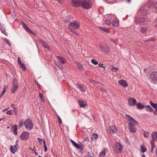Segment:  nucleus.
Returning <instances> with one entry per match:
<instances>
[{
    "label": "nucleus",
    "mask_w": 157,
    "mask_h": 157,
    "mask_svg": "<svg viewBox=\"0 0 157 157\" xmlns=\"http://www.w3.org/2000/svg\"><path fill=\"white\" fill-rule=\"evenodd\" d=\"M25 128L29 130H31L33 128V124L32 121L29 119H26L24 122Z\"/></svg>",
    "instance_id": "nucleus-1"
},
{
    "label": "nucleus",
    "mask_w": 157,
    "mask_h": 157,
    "mask_svg": "<svg viewBox=\"0 0 157 157\" xmlns=\"http://www.w3.org/2000/svg\"><path fill=\"white\" fill-rule=\"evenodd\" d=\"M149 80L153 84L157 83V72H153L150 75Z\"/></svg>",
    "instance_id": "nucleus-2"
},
{
    "label": "nucleus",
    "mask_w": 157,
    "mask_h": 157,
    "mask_svg": "<svg viewBox=\"0 0 157 157\" xmlns=\"http://www.w3.org/2000/svg\"><path fill=\"white\" fill-rule=\"evenodd\" d=\"M19 87V85L17 83V79L14 78L13 79L12 83V86L11 88V93L14 94L17 90Z\"/></svg>",
    "instance_id": "nucleus-3"
},
{
    "label": "nucleus",
    "mask_w": 157,
    "mask_h": 157,
    "mask_svg": "<svg viewBox=\"0 0 157 157\" xmlns=\"http://www.w3.org/2000/svg\"><path fill=\"white\" fill-rule=\"evenodd\" d=\"M126 117L128 121L129 126H134L135 124H138V123L132 117L128 114L126 115Z\"/></svg>",
    "instance_id": "nucleus-4"
},
{
    "label": "nucleus",
    "mask_w": 157,
    "mask_h": 157,
    "mask_svg": "<svg viewBox=\"0 0 157 157\" xmlns=\"http://www.w3.org/2000/svg\"><path fill=\"white\" fill-rule=\"evenodd\" d=\"M99 47L102 52L105 54H108L110 51V49L109 46L106 45H103L100 44Z\"/></svg>",
    "instance_id": "nucleus-5"
},
{
    "label": "nucleus",
    "mask_w": 157,
    "mask_h": 157,
    "mask_svg": "<svg viewBox=\"0 0 157 157\" xmlns=\"http://www.w3.org/2000/svg\"><path fill=\"white\" fill-rule=\"evenodd\" d=\"M145 21L144 17H135L134 22L137 25H140L143 23Z\"/></svg>",
    "instance_id": "nucleus-6"
},
{
    "label": "nucleus",
    "mask_w": 157,
    "mask_h": 157,
    "mask_svg": "<svg viewBox=\"0 0 157 157\" xmlns=\"http://www.w3.org/2000/svg\"><path fill=\"white\" fill-rule=\"evenodd\" d=\"M148 8L151 9L155 11H157V2L153 4L152 2H149L147 4Z\"/></svg>",
    "instance_id": "nucleus-7"
},
{
    "label": "nucleus",
    "mask_w": 157,
    "mask_h": 157,
    "mask_svg": "<svg viewBox=\"0 0 157 157\" xmlns=\"http://www.w3.org/2000/svg\"><path fill=\"white\" fill-rule=\"evenodd\" d=\"M115 151L117 153L121 152L122 150V146L121 144L117 142L115 144Z\"/></svg>",
    "instance_id": "nucleus-8"
},
{
    "label": "nucleus",
    "mask_w": 157,
    "mask_h": 157,
    "mask_svg": "<svg viewBox=\"0 0 157 157\" xmlns=\"http://www.w3.org/2000/svg\"><path fill=\"white\" fill-rule=\"evenodd\" d=\"M29 133L26 132H23L20 136V137L22 140H27L29 137Z\"/></svg>",
    "instance_id": "nucleus-9"
},
{
    "label": "nucleus",
    "mask_w": 157,
    "mask_h": 157,
    "mask_svg": "<svg viewBox=\"0 0 157 157\" xmlns=\"http://www.w3.org/2000/svg\"><path fill=\"white\" fill-rule=\"evenodd\" d=\"M82 3L81 0H72L71 3L73 6L76 7L82 6Z\"/></svg>",
    "instance_id": "nucleus-10"
},
{
    "label": "nucleus",
    "mask_w": 157,
    "mask_h": 157,
    "mask_svg": "<svg viewBox=\"0 0 157 157\" xmlns=\"http://www.w3.org/2000/svg\"><path fill=\"white\" fill-rule=\"evenodd\" d=\"M70 29L71 27L73 28L76 29H78L79 27V24H78V22L75 21H73L71 22L68 25Z\"/></svg>",
    "instance_id": "nucleus-11"
},
{
    "label": "nucleus",
    "mask_w": 157,
    "mask_h": 157,
    "mask_svg": "<svg viewBox=\"0 0 157 157\" xmlns=\"http://www.w3.org/2000/svg\"><path fill=\"white\" fill-rule=\"evenodd\" d=\"M82 6L83 8L86 9H89L91 7V6L89 2L86 0L82 1Z\"/></svg>",
    "instance_id": "nucleus-12"
},
{
    "label": "nucleus",
    "mask_w": 157,
    "mask_h": 157,
    "mask_svg": "<svg viewBox=\"0 0 157 157\" xmlns=\"http://www.w3.org/2000/svg\"><path fill=\"white\" fill-rule=\"evenodd\" d=\"M128 104L130 106H134L136 103V100L133 98H130L128 101Z\"/></svg>",
    "instance_id": "nucleus-13"
},
{
    "label": "nucleus",
    "mask_w": 157,
    "mask_h": 157,
    "mask_svg": "<svg viewBox=\"0 0 157 157\" xmlns=\"http://www.w3.org/2000/svg\"><path fill=\"white\" fill-rule=\"evenodd\" d=\"M21 24L23 28L26 32L31 33V34H33V33L32 31L30 30V28L28 27L27 25L24 22H22L21 23Z\"/></svg>",
    "instance_id": "nucleus-14"
},
{
    "label": "nucleus",
    "mask_w": 157,
    "mask_h": 157,
    "mask_svg": "<svg viewBox=\"0 0 157 157\" xmlns=\"http://www.w3.org/2000/svg\"><path fill=\"white\" fill-rule=\"evenodd\" d=\"M108 130L110 134H113L117 132V128L115 126H113L109 127Z\"/></svg>",
    "instance_id": "nucleus-15"
},
{
    "label": "nucleus",
    "mask_w": 157,
    "mask_h": 157,
    "mask_svg": "<svg viewBox=\"0 0 157 157\" xmlns=\"http://www.w3.org/2000/svg\"><path fill=\"white\" fill-rule=\"evenodd\" d=\"M18 147V144L17 145L15 144L14 146L12 145H11L10 146V148L11 152L13 154H15L16 151V150H16H17V147Z\"/></svg>",
    "instance_id": "nucleus-16"
},
{
    "label": "nucleus",
    "mask_w": 157,
    "mask_h": 157,
    "mask_svg": "<svg viewBox=\"0 0 157 157\" xmlns=\"http://www.w3.org/2000/svg\"><path fill=\"white\" fill-rule=\"evenodd\" d=\"M17 61L18 63L20 65L21 68L24 71L26 70V68L25 67V65L23 63H22L19 57H18L17 58Z\"/></svg>",
    "instance_id": "nucleus-17"
},
{
    "label": "nucleus",
    "mask_w": 157,
    "mask_h": 157,
    "mask_svg": "<svg viewBox=\"0 0 157 157\" xmlns=\"http://www.w3.org/2000/svg\"><path fill=\"white\" fill-rule=\"evenodd\" d=\"M40 43H41L43 47L45 48L48 49L49 50H50V48L47 43L44 40H40Z\"/></svg>",
    "instance_id": "nucleus-18"
},
{
    "label": "nucleus",
    "mask_w": 157,
    "mask_h": 157,
    "mask_svg": "<svg viewBox=\"0 0 157 157\" xmlns=\"http://www.w3.org/2000/svg\"><path fill=\"white\" fill-rule=\"evenodd\" d=\"M118 82L119 84L124 87H125L128 86V84L127 82L125 80H120Z\"/></svg>",
    "instance_id": "nucleus-19"
},
{
    "label": "nucleus",
    "mask_w": 157,
    "mask_h": 157,
    "mask_svg": "<svg viewBox=\"0 0 157 157\" xmlns=\"http://www.w3.org/2000/svg\"><path fill=\"white\" fill-rule=\"evenodd\" d=\"M152 139L151 140H153V141H157V132H153L151 134Z\"/></svg>",
    "instance_id": "nucleus-20"
},
{
    "label": "nucleus",
    "mask_w": 157,
    "mask_h": 157,
    "mask_svg": "<svg viewBox=\"0 0 157 157\" xmlns=\"http://www.w3.org/2000/svg\"><path fill=\"white\" fill-rule=\"evenodd\" d=\"M82 145V144L80 143L79 144H77L76 143L74 146L77 149H80V151L82 153L84 150L83 148L81 146Z\"/></svg>",
    "instance_id": "nucleus-21"
},
{
    "label": "nucleus",
    "mask_w": 157,
    "mask_h": 157,
    "mask_svg": "<svg viewBox=\"0 0 157 157\" xmlns=\"http://www.w3.org/2000/svg\"><path fill=\"white\" fill-rule=\"evenodd\" d=\"M72 19L73 17L71 15H69L66 17L65 18H63V20L65 22L68 23L70 21L72 20Z\"/></svg>",
    "instance_id": "nucleus-22"
},
{
    "label": "nucleus",
    "mask_w": 157,
    "mask_h": 157,
    "mask_svg": "<svg viewBox=\"0 0 157 157\" xmlns=\"http://www.w3.org/2000/svg\"><path fill=\"white\" fill-rule=\"evenodd\" d=\"M146 5L144 6L139 10V11L144 15L146 14L147 12V11L144 9L146 8Z\"/></svg>",
    "instance_id": "nucleus-23"
},
{
    "label": "nucleus",
    "mask_w": 157,
    "mask_h": 157,
    "mask_svg": "<svg viewBox=\"0 0 157 157\" xmlns=\"http://www.w3.org/2000/svg\"><path fill=\"white\" fill-rule=\"evenodd\" d=\"M79 103L81 107H85L87 105V104L86 101H83L81 100H79Z\"/></svg>",
    "instance_id": "nucleus-24"
},
{
    "label": "nucleus",
    "mask_w": 157,
    "mask_h": 157,
    "mask_svg": "<svg viewBox=\"0 0 157 157\" xmlns=\"http://www.w3.org/2000/svg\"><path fill=\"white\" fill-rule=\"evenodd\" d=\"M77 84L78 88L81 91L84 92L86 91L85 88L84 86H82L81 84H79L78 83H77Z\"/></svg>",
    "instance_id": "nucleus-25"
},
{
    "label": "nucleus",
    "mask_w": 157,
    "mask_h": 157,
    "mask_svg": "<svg viewBox=\"0 0 157 157\" xmlns=\"http://www.w3.org/2000/svg\"><path fill=\"white\" fill-rule=\"evenodd\" d=\"M12 128L13 130V132L14 134L15 135H17V124H15L12 126Z\"/></svg>",
    "instance_id": "nucleus-26"
},
{
    "label": "nucleus",
    "mask_w": 157,
    "mask_h": 157,
    "mask_svg": "<svg viewBox=\"0 0 157 157\" xmlns=\"http://www.w3.org/2000/svg\"><path fill=\"white\" fill-rule=\"evenodd\" d=\"M129 129L132 133H135L136 131V129L134 126H129Z\"/></svg>",
    "instance_id": "nucleus-27"
},
{
    "label": "nucleus",
    "mask_w": 157,
    "mask_h": 157,
    "mask_svg": "<svg viewBox=\"0 0 157 157\" xmlns=\"http://www.w3.org/2000/svg\"><path fill=\"white\" fill-rule=\"evenodd\" d=\"M136 106L137 109H142L145 107V106L144 105H142L141 103L137 104Z\"/></svg>",
    "instance_id": "nucleus-28"
},
{
    "label": "nucleus",
    "mask_w": 157,
    "mask_h": 157,
    "mask_svg": "<svg viewBox=\"0 0 157 157\" xmlns=\"http://www.w3.org/2000/svg\"><path fill=\"white\" fill-rule=\"evenodd\" d=\"M98 135L97 134L93 133L92 134L91 137V139L92 140H96L98 138Z\"/></svg>",
    "instance_id": "nucleus-29"
},
{
    "label": "nucleus",
    "mask_w": 157,
    "mask_h": 157,
    "mask_svg": "<svg viewBox=\"0 0 157 157\" xmlns=\"http://www.w3.org/2000/svg\"><path fill=\"white\" fill-rule=\"evenodd\" d=\"M77 65L78 68L81 71H83L84 70V68L82 64L77 63Z\"/></svg>",
    "instance_id": "nucleus-30"
},
{
    "label": "nucleus",
    "mask_w": 157,
    "mask_h": 157,
    "mask_svg": "<svg viewBox=\"0 0 157 157\" xmlns=\"http://www.w3.org/2000/svg\"><path fill=\"white\" fill-rule=\"evenodd\" d=\"M118 24L119 21H118L116 20H113L111 24L112 25V26L114 27H116L117 26Z\"/></svg>",
    "instance_id": "nucleus-31"
},
{
    "label": "nucleus",
    "mask_w": 157,
    "mask_h": 157,
    "mask_svg": "<svg viewBox=\"0 0 157 157\" xmlns=\"http://www.w3.org/2000/svg\"><path fill=\"white\" fill-rule=\"evenodd\" d=\"M145 110L148 112H153V110L152 109V108L151 107V106L149 105H147L145 106Z\"/></svg>",
    "instance_id": "nucleus-32"
},
{
    "label": "nucleus",
    "mask_w": 157,
    "mask_h": 157,
    "mask_svg": "<svg viewBox=\"0 0 157 157\" xmlns=\"http://www.w3.org/2000/svg\"><path fill=\"white\" fill-rule=\"evenodd\" d=\"M148 29L146 27H141L140 29V32L142 33H145Z\"/></svg>",
    "instance_id": "nucleus-33"
},
{
    "label": "nucleus",
    "mask_w": 157,
    "mask_h": 157,
    "mask_svg": "<svg viewBox=\"0 0 157 157\" xmlns=\"http://www.w3.org/2000/svg\"><path fill=\"white\" fill-rule=\"evenodd\" d=\"M24 122L22 120H20L19 121L18 127L19 128H21L24 124Z\"/></svg>",
    "instance_id": "nucleus-34"
},
{
    "label": "nucleus",
    "mask_w": 157,
    "mask_h": 157,
    "mask_svg": "<svg viewBox=\"0 0 157 157\" xmlns=\"http://www.w3.org/2000/svg\"><path fill=\"white\" fill-rule=\"evenodd\" d=\"M57 57L59 59L62 63H65V59L59 56H57Z\"/></svg>",
    "instance_id": "nucleus-35"
},
{
    "label": "nucleus",
    "mask_w": 157,
    "mask_h": 157,
    "mask_svg": "<svg viewBox=\"0 0 157 157\" xmlns=\"http://www.w3.org/2000/svg\"><path fill=\"white\" fill-rule=\"evenodd\" d=\"M140 150L143 153L146 151L147 148L144 146L143 145L141 147Z\"/></svg>",
    "instance_id": "nucleus-36"
},
{
    "label": "nucleus",
    "mask_w": 157,
    "mask_h": 157,
    "mask_svg": "<svg viewBox=\"0 0 157 157\" xmlns=\"http://www.w3.org/2000/svg\"><path fill=\"white\" fill-rule=\"evenodd\" d=\"M150 103L154 108L156 109L157 108V103H154L151 101H150Z\"/></svg>",
    "instance_id": "nucleus-37"
},
{
    "label": "nucleus",
    "mask_w": 157,
    "mask_h": 157,
    "mask_svg": "<svg viewBox=\"0 0 157 157\" xmlns=\"http://www.w3.org/2000/svg\"><path fill=\"white\" fill-rule=\"evenodd\" d=\"M100 28L101 30H102L103 31H104L105 33H109V31L108 30V29L105 28L100 27Z\"/></svg>",
    "instance_id": "nucleus-38"
},
{
    "label": "nucleus",
    "mask_w": 157,
    "mask_h": 157,
    "mask_svg": "<svg viewBox=\"0 0 157 157\" xmlns=\"http://www.w3.org/2000/svg\"><path fill=\"white\" fill-rule=\"evenodd\" d=\"M105 155V151H102L99 154L100 157H104Z\"/></svg>",
    "instance_id": "nucleus-39"
},
{
    "label": "nucleus",
    "mask_w": 157,
    "mask_h": 157,
    "mask_svg": "<svg viewBox=\"0 0 157 157\" xmlns=\"http://www.w3.org/2000/svg\"><path fill=\"white\" fill-rule=\"evenodd\" d=\"M39 96L40 98L41 99V101L44 102V98H43V95L41 94L40 92H39Z\"/></svg>",
    "instance_id": "nucleus-40"
},
{
    "label": "nucleus",
    "mask_w": 157,
    "mask_h": 157,
    "mask_svg": "<svg viewBox=\"0 0 157 157\" xmlns=\"http://www.w3.org/2000/svg\"><path fill=\"white\" fill-rule=\"evenodd\" d=\"M150 144L151 145V148H154L155 147V143L153 140H151Z\"/></svg>",
    "instance_id": "nucleus-41"
},
{
    "label": "nucleus",
    "mask_w": 157,
    "mask_h": 157,
    "mask_svg": "<svg viewBox=\"0 0 157 157\" xmlns=\"http://www.w3.org/2000/svg\"><path fill=\"white\" fill-rule=\"evenodd\" d=\"M56 65L61 70L63 69L62 65L60 63H56Z\"/></svg>",
    "instance_id": "nucleus-42"
},
{
    "label": "nucleus",
    "mask_w": 157,
    "mask_h": 157,
    "mask_svg": "<svg viewBox=\"0 0 157 157\" xmlns=\"http://www.w3.org/2000/svg\"><path fill=\"white\" fill-rule=\"evenodd\" d=\"M111 70L112 71L116 72L118 71V69L117 67H116L113 66H112L111 67Z\"/></svg>",
    "instance_id": "nucleus-43"
},
{
    "label": "nucleus",
    "mask_w": 157,
    "mask_h": 157,
    "mask_svg": "<svg viewBox=\"0 0 157 157\" xmlns=\"http://www.w3.org/2000/svg\"><path fill=\"white\" fill-rule=\"evenodd\" d=\"M149 134V132L148 131H145L144 133V136L145 137L147 138L148 137Z\"/></svg>",
    "instance_id": "nucleus-44"
},
{
    "label": "nucleus",
    "mask_w": 157,
    "mask_h": 157,
    "mask_svg": "<svg viewBox=\"0 0 157 157\" xmlns=\"http://www.w3.org/2000/svg\"><path fill=\"white\" fill-rule=\"evenodd\" d=\"M91 62L94 65H97L98 64V62L93 59H92L91 60Z\"/></svg>",
    "instance_id": "nucleus-45"
},
{
    "label": "nucleus",
    "mask_w": 157,
    "mask_h": 157,
    "mask_svg": "<svg viewBox=\"0 0 157 157\" xmlns=\"http://www.w3.org/2000/svg\"><path fill=\"white\" fill-rule=\"evenodd\" d=\"M105 22L106 24L109 25H110L111 24V23L110 22V21L108 20H106L105 21Z\"/></svg>",
    "instance_id": "nucleus-46"
},
{
    "label": "nucleus",
    "mask_w": 157,
    "mask_h": 157,
    "mask_svg": "<svg viewBox=\"0 0 157 157\" xmlns=\"http://www.w3.org/2000/svg\"><path fill=\"white\" fill-rule=\"evenodd\" d=\"M6 87V86L5 85L4 86V90L2 91V93H1V94H0V98L3 95V94H4L5 93V92L6 91H5V89Z\"/></svg>",
    "instance_id": "nucleus-47"
},
{
    "label": "nucleus",
    "mask_w": 157,
    "mask_h": 157,
    "mask_svg": "<svg viewBox=\"0 0 157 157\" xmlns=\"http://www.w3.org/2000/svg\"><path fill=\"white\" fill-rule=\"evenodd\" d=\"M87 156L88 157H94V154L92 152H88L87 154Z\"/></svg>",
    "instance_id": "nucleus-48"
},
{
    "label": "nucleus",
    "mask_w": 157,
    "mask_h": 157,
    "mask_svg": "<svg viewBox=\"0 0 157 157\" xmlns=\"http://www.w3.org/2000/svg\"><path fill=\"white\" fill-rule=\"evenodd\" d=\"M43 144H44V151L45 152H46L47 151V147H46V145H45V141L44 140H43Z\"/></svg>",
    "instance_id": "nucleus-49"
},
{
    "label": "nucleus",
    "mask_w": 157,
    "mask_h": 157,
    "mask_svg": "<svg viewBox=\"0 0 157 157\" xmlns=\"http://www.w3.org/2000/svg\"><path fill=\"white\" fill-rule=\"evenodd\" d=\"M6 113L8 115H12L13 113V111L12 110H9L6 112Z\"/></svg>",
    "instance_id": "nucleus-50"
},
{
    "label": "nucleus",
    "mask_w": 157,
    "mask_h": 157,
    "mask_svg": "<svg viewBox=\"0 0 157 157\" xmlns=\"http://www.w3.org/2000/svg\"><path fill=\"white\" fill-rule=\"evenodd\" d=\"M13 111L15 115H16L18 113L17 108L15 107H13Z\"/></svg>",
    "instance_id": "nucleus-51"
},
{
    "label": "nucleus",
    "mask_w": 157,
    "mask_h": 157,
    "mask_svg": "<svg viewBox=\"0 0 157 157\" xmlns=\"http://www.w3.org/2000/svg\"><path fill=\"white\" fill-rule=\"evenodd\" d=\"M93 82V84L94 86H95L97 84H98L99 85H100V84L102 85V84L101 83L98 82H97V81H94V82Z\"/></svg>",
    "instance_id": "nucleus-52"
},
{
    "label": "nucleus",
    "mask_w": 157,
    "mask_h": 157,
    "mask_svg": "<svg viewBox=\"0 0 157 157\" xmlns=\"http://www.w3.org/2000/svg\"><path fill=\"white\" fill-rule=\"evenodd\" d=\"M98 65L100 67L103 68L105 69V67L103 66V64L100 63H98Z\"/></svg>",
    "instance_id": "nucleus-53"
},
{
    "label": "nucleus",
    "mask_w": 157,
    "mask_h": 157,
    "mask_svg": "<svg viewBox=\"0 0 157 157\" xmlns=\"http://www.w3.org/2000/svg\"><path fill=\"white\" fill-rule=\"evenodd\" d=\"M2 33L4 34H6V30L4 28L1 29L0 30Z\"/></svg>",
    "instance_id": "nucleus-54"
},
{
    "label": "nucleus",
    "mask_w": 157,
    "mask_h": 157,
    "mask_svg": "<svg viewBox=\"0 0 157 157\" xmlns=\"http://www.w3.org/2000/svg\"><path fill=\"white\" fill-rule=\"evenodd\" d=\"M70 141L74 146L76 144V143L72 140H70Z\"/></svg>",
    "instance_id": "nucleus-55"
},
{
    "label": "nucleus",
    "mask_w": 157,
    "mask_h": 157,
    "mask_svg": "<svg viewBox=\"0 0 157 157\" xmlns=\"http://www.w3.org/2000/svg\"><path fill=\"white\" fill-rule=\"evenodd\" d=\"M155 40L156 39L154 38H149L147 41H155Z\"/></svg>",
    "instance_id": "nucleus-56"
},
{
    "label": "nucleus",
    "mask_w": 157,
    "mask_h": 157,
    "mask_svg": "<svg viewBox=\"0 0 157 157\" xmlns=\"http://www.w3.org/2000/svg\"><path fill=\"white\" fill-rule=\"evenodd\" d=\"M35 83H36L39 89L40 88V84L36 80L35 81Z\"/></svg>",
    "instance_id": "nucleus-57"
},
{
    "label": "nucleus",
    "mask_w": 157,
    "mask_h": 157,
    "mask_svg": "<svg viewBox=\"0 0 157 157\" xmlns=\"http://www.w3.org/2000/svg\"><path fill=\"white\" fill-rule=\"evenodd\" d=\"M37 140L39 141V142L40 143V144H42L41 142L42 141V140H41V139L40 138H37Z\"/></svg>",
    "instance_id": "nucleus-58"
},
{
    "label": "nucleus",
    "mask_w": 157,
    "mask_h": 157,
    "mask_svg": "<svg viewBox=\"0 0 157 157\" xmlns=\"http://www.w3.org/2000/svg\"><path fill=\"white\" fill-rule=\"evenodd\" d=\"M6 43L9 45L10 46H11V43H10L8 40H6Z\"/></svg>",
    "instance_id": "nucleus-59"
},
{
    "label": "nucleus",
    "mask_w": 157,
    "mask_h": 157,
    "mask_svg": "<svg viewBox=\"0 0 157 157\" xmlns=\"http://www.w3.org/2000/svg\"><path fill=\"white\" fill-rule=\"evenodd\" d=\"M71 31L73 33H74V34H76V35H77V33H76V31H75V30H71Z\"/></svg>",
    "instance_id": "nucleus-60"
},
{
    "label": "nucleus",
    "mask_w": 157,
    "mask_h": 157,
    "mask_svg": "<svg viewBox=\"0 0 157 157\" xmlns=\"http://www.w3.org/2000/svg\"><path fill=\"white\" fill-rule=\"evenodd\" d=\"M35 147H34L33 148H31V147H30L29 149H30L31 150H32V151H35Z\"/></svg>",
    "instance_id": "nucleus-61"
},
{
    "label": "nucleus",
    "mask_w": 157,
    "mask_h": 157,
    "mask_svg": "<svg viewBox=\"0 0 157 157\" xmlns=\"http://www.w3.org/2000/svg\"><path fill=\"white\" fill-rule=\"evenodd\" d=\"M154 113L155 115H157V108L156 109H155L154 112Z\"/></svg>",
    "instance_id": "nucleus-62"
},
{
    "label": "nucleus",
    "mask_w": 157,
    "mask_h": 157,
    "mask_svg": "<svg viewBox=\"0 0 157 157\" xmlns=\"http://www.w3.org/2000/svg\"><path fill=\"white\" fill-rule=\"evenodd\" d=\"M58 118H59V122L60 124H62V121H61V120L60 118V117L59 116L58 117Z\"/></svg>",
    "instance_id": "nucleus-63"
},
{
    "label": "nucleus",
    "mask_w": 157,
    "mask_h": 157,
    "mask_svg": "<svg viewBox=\"0 0 157 157\" xmlns=\"http://www.w3.org/2000/svg\"><path fill=\"white\" fill-rule=\"evenodd\" d=\"M63 0H57V1L59 3L61 4L62 3V1Z\"/></svg>",
    "instance_id": "nucleus-64"
}]
</instances>
